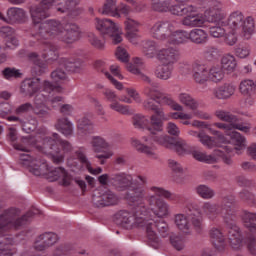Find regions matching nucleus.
I'll return each mask as SVG.
<instances>
[{"label": "nucleus", "instance_id": "obj_20", "mask_svg": "<svg viewBox=\"0 0 256 256\" xmlns=\"http://www.w3.org/2000/svg\"><path fill=\"white\" fill-rule=\"evenodd\" d=\"M185 17L181 20L184 27H202L205 24V17L197 13V8L192 6V12L184 14Z\"/></svg>", "mask_w": 256, "mask_h": 256}, {"label": "nucleus", "instance_id": "obj_45", "mask_svg": "<svg viewBox=\"0 0 256 256\" xmlns=\"http://www.w3.org/2000/svg\"><path fill=\"white\" fill-rule=\"evenodd\" d=\"M214 115L217 117V119H219V121L230 123V125H233V123H239V118L227 110H216Z\"/></svg>", "mask_w": 256, "mask_h": 256}, {"label": "nucleus", "instance_id": "obj_43", "mask_svg": "<svg viewBox=\"0 0 256 256\" xmlns=\"http://www.w3.org/2000/svg\"><path fill=\"white\" fill-rule=\"evenodd\" d=\"M132 125L135 129H147L151 127V118L148 120L143 114H134L132 116Z\"/></svg>", "mask_w": 256, "mask_h": 256}, {"label": "nucleus", "instance_id": "obj_3", "mask_svg": "<svg viewBox=\"0 0 256 256\" xmlns=\"http://www.w3.org/2000/svg\"><path fill=\"white\" fill-rule=\"evenodd\" d=\"M40 213L39 209L34 208L18 218L21 211L17 208H9L0 214V256L15 255V252L11 248L5 246L7 245V238H3L5 237V233L9 229H19L23 225H27L35 215H39Z\"/></svg>", "mask_w": 256, "mask_h": 256}, {"label": "nucleus", "instance_id": "obj_32", "mask_svg": "<svg viewBox=\"0 0 256 256\" xmlns=\"http://www.w3.org/2000/svg\"><path fill=\"white\" fill-rule=\"evenodd\" d=\"M209 235L215 249L223 251V249H225V235H223V232H221L219 228H212Z\"/></svg>", "mask_w": 256, "mask_h": 256}, {"label": "nucleus", "instance_id": "obj_37", "mask_svg": "<svg viewBox=\"0 0 256 256\" xmlns=\"http://www.w3.org/2000/svg\"><path fill=\"white\" fill-rule=\"evenodd\" d=\"M196 161H199L200 163H207L208 165H211L213 163H217V156L215 154H207L205 152H201L199 150H195V148H192V151L190 153Z\"/></svg>", "mask_w": 256, "mask_h": 256}, {"label": "nucleus", "instance_id": "obj_38", "mask_svg": "<svg viewBox=\"0 0 256 256\" xmlns=\"http://www.w3.org/2000/svg\"><path fill=\"white\" fill-rule=\"evenodd\" d=\"M240 29V33L245 37V39H251V35L255 33V19L252 16L244 18Z\"/></svg>", "mask_w": 256, "mask_h": 256}, {"label": "nucleus", "instance_id": "obj_14", "mask_svg": "<svg viewBox=\"0 0 256 256\" xmlns=\"http://www.w3.org/2000/svg\"><path fill=\"white\" fill-rule=\"evenodd\" d=\"M201 215H205L207 219L210 221H215L219 215L224 219L225 223L227 224V219L229 216L227 214L226 208H221V205L213 202H204L201 206Z\"/></svg>", "mask_w": 256, "mask_h": 256}, {"label": "nucleus", "instance_id": "obj_16", "mask_svg": "<svg viewBox=\"0 0 256 256\" xmlns=\"http://www.w3.org/2000/svg\"><path fill=\"white\" fill-rule=\"evenodd\" d=\"M186 213L190 217L191 224L196 233H203L205 225L203 224V217L201 216V209L197 204H189L186 207Z\"/></svg>", "mask_w": 256, "mask_h": 256}, {"label": "nucleus", "instance_id": "obj_2", "mask_svg": "<svg viewBox=\"0 0 256 256\" xmlns=\"http://www.w3.org/2000/svg\"><path fill=\"white\" fill-rule=\"evenodd\" d=\"M127 71L132 75L140 77L144 83H148V87L144 89V94L148 99L143 102V107L146 111H154L155 114L150 116V126L148 127V136L143 137L145 143H151V139H155L159 143L169 139L167 136L157 137V133H163V121H169V116L165 114L163 109L158 108L155 103H162L165 94L159 91V84L151 81L149 76L145 75V66L143 65H127Z\"/></svg>", "mask_w": 256, "mask_h": 256}, {"label": "nucleus", "instance_id": "obj_8", "mask_svg": "<svg viewBox=\"0 0 256 256\" xmlns=\"http://www.w3.org/2000/svg\"><path fill=\"white\" fill-rule=\"evenodd\" d=\"M41 151L45 155H49L50 159L55 165H60L65 161V153L73 151V144L71 142L61 139L58 133H53L52 137L43 138Z\"/></svg>", "mask_w": 256, "mask_h": 256}, {"label": "nucleus", "instance_id": "obj_26", "mask_svg": "<svg viewBox=\"0 0 256 256\" xmlns=\"http://www.w3.org/2000/svg\"><path fill=\"white\" fill-rule=\"evenodd\" d=\"M193 79L198 85H205L209 81V65H195Z\"/></svg>", "mask_w": 256, "mask_h": 256}, {"label": "nucleus", "instance_id": "obj_61", "mask_svg": "<svg viewBox=\"0 0 256 256\" xmlns=\"http://www.w3.org/2000/svg\"><path fill=\"white\" fill-rule=\"evenodd\" d=\"M245 245L248 253L252 256H256V237L248 236L245 239Z\"/></svg>", "mask_w": 256, "mask_h": 256}, {"label": "nucleus", "instance_id": "obj_62", "mask_svg": "<svg viewBox=\"0 0 256 256\" xmlns=\"http://www.w3.org/2000/svg\"><path fill=\"white\" fill-rule=\"evenodd\" d=\"M162 98H163V105H169V107H171L173 111H183V107L181 106V104L173 101L171 97L164 94V97Z\"/></svg>", "mask_w": 256, "mask_h": 256}, {"label": "nucleus", "instance_id": "obj_30", "mask_svg": "<svg viewBox=\"0 0 256 256\" xmlns=\"http://www.w3.org/2000/svg\"><path fill=\"white\" fill-rule=\"evenodd\" d=\"M222 79H225V66L208 65V81L221 83Z\"/></svg>", "mask_w": 256, "mask_h": 256}, {"label": "nucleus", "instance_id": "obj_63", "mask_svg": "<svg viewBox=\"0 0 256 256\" xmlns=\"http://www.w3.org/2000/svg\"><path fill=\"white\" fill-rule=\"evenodd\" d=\"M5 79H17L21 77V72L16 68H5L3 71Z\"/></svg>", "mask_w": 256, "mask_h": 256}, {"label": "nucleus", "instance_id": "obj_51", "mask_svg": "<svg viewBox=\"0 0 256 256\" xmlns=\"http://www.w3.org/2000/svg\"><path fill=\"white\" fill-rule=\"evenodd\" d=\"M87 59L86 55L78 54L71 58H62L60 65H83L87 63Z\"/></svg>", "mask_w": 256, "mask_h": 256}, {"label": "nucleus", "instance_id": "obj_48", "mask_svg": "<svg viewBox=\"0 0 256 256\" xmlns=\"http://www.w3.org/2000/svg\"><path fill=\"white\" fill-rule=\"evenodd\" d=\"M76 157H78L82 165H85L87 167L89 173H91L92 175H99L100 173H103V169L101 167H98L96 169L91 168V162H89V159H87V156L82 149L76 151Z\"/></svg>", "mask_w": 256, "mask_h": 256}, {"label": "nucleus", "instance_id": "obj_56", "mask_svg": "<svg viewBox=\"0 0 256 256\" xmlns=\"http://www.w3.org/2000/svg\"><path fill=\"white\" fill-rule=\"evenodd\" d=\"M110 109L112 111H116L117 113H120L121 115H131V110H129V106H125L123 104H120L115 100L109 105Z\"/></svg>", "mask_w": 256, "mask_h": 256}, {"label": "nucleus", "instance_id": "obj_55", "mask_svg": "<svg viewBox=\"0 0 256 256\" xmlns=\"http://www.w3.org/2000/svg\"><path fill=\"white\" fill-rule=\"evenodd\" d=\"M40 241H43V243L49 248L53 247L54 243H57V234L52 232H45L41 234Z\"/></svg>", "mask_w": 256, "mask_h": 256}, {"label": "nucleus", "instance_id": "obj_25", "mask_svg": "<svg viewBox=\"0 0 256 256\" xmlns=\"http://www.w3.org/2000/svg\"><path fill=\"white\" fill-rule=\"evenodd\" d=\"M125 29H126V34L125 37L130 41V43H137V38L139 37V22L128 18L125 22Z\"/></svg>", "mask_w": 256, "mask_h": 256}, {"label": "nucleus", "instance_id": "obj_58", "mask_svg": "<svg viewBox=\"0 0 256 256\" xmlns=\"http://www.w3.org/2000/svg\"><path fill=\"white\" fill-rule=\"evenodd\" d=\"M230 134H226L230 139H232L233 143L238 147H243L245 145V137L241 135V133L237 131H229Z\"/></svg>", "mask_w": 256, "mask_h": 256}, {"label": "nucleus", "instance_id": "obj_18", "mask_svg": "<svg viewBox=\"0 0 256 256\" xmlns=\"http://www.w3.org/2000/svg\"><path fill=\"white\" fill-rule=\"evenodd\" d=\"M41 90V78H28L21 83L20 93L25 97H33Z\"/></svg>", "mask_w": 256, "mask_h": 256}, {"label": "nucleus", "instance_id": "obj_35", "mask_svg": "<svg viewBox=\"0 0 256 256\" xmlns=\"http://www.w3.org/2000/svg\"><path fill=\"white\" fill-rule=\"evenodd\" d=\"M212 125L213 127H217V129H222V131H224V135H230L229 131H233L234 129H238V131H243L244 133H249L250 129L248 126H243V124H237V122L232 124L215 122Z\"/></svg>", "mask_w": 256, "mask_h": 256}, {"label": "nucleus", "instance_id": "obj_6", "mask_svg": "<svg viewBox=\"0 0 256 256\" xmlns=\"http://www.w3.org/2000/svg\"><path fill=\"white\" fill-rule=\"evenodd\" d=\"M150 192H146V196L144 199L148 204L149 213H152L158 217V219H165V217H169L171 215V206L167 201H177L179 199V195L165 190L164 188L152 186L149 188ZM167 199L165 201L164 199Z\"/></svg>", "mask_w": 256, "mask_h": 256}, {"label": "nucleus", "instance_id": "obj_24", "mask_svg": "<svg viewBox=\"0 0 256 256\" xmlns=\"http://www.w3.org/2000/svg\"><path fill=\"white\" fill-rule=\"evenodd\" d=\"M25 19H27L25 10L13 7L7 10V18L4 17L1 20L13 25L15 23H25Z\"/></svg>", "mask_w": 256, "mask_h": 256}, {"label": "nucleus", "instance_id": "obj_39", "mask_svg": "<svg viewBox=\"0 0 256 256\" xmlns=\"http://www.w3.org/2000/svg\"><path fill=\"white\" fill-rule=\"evenodd\" d=\"M168 167L172 171V177L176 183H183V166L173 159L168 160Z\"/></svg>", "mask_w": 256, "mask_h": 256}, {"label": "nucleus", "instance_id": "obj_22", "mask_svg": "<svg viewBox=\"0 0 256 256\" xmlns=\"http://www.w3.org/2000/svg\"><path fill=\"white\" fill-rule=\"evenodd\" d=\"M188 135H190V137H196L204 147H207V149L219 147V144H217V139H215V137L207 135V133H205V131L203 130L199 132L195 130H190L188 131Z\"/></svg>", "mask_w": 256, "mask_h": 256}, {"label": "nucleus", "instance_id": "obj_13", "mask_svg": "<svg viewBox=\"0 0 256 256\" xmlns=\"http://www.w3.org/2000/svg\"><path fill=\"white\" fill-rule=\"evenodd\" d=\"M91 147L94 153H101L95 155V158L99 159L100 165H105L107 159H111V157H113V152L105 151V149H109V143L100 136L92 138Z\"/></svg>", "mask_w": 256, "mask_h": 256}, {"label": "nucleus", "instance_id": "obj_27", "mask_svg": "<svg viewBox=\"0 0 256 256\" xmlns=\"http://www.w3.org/2000/svg\"><path fill=\"white\" fill-rule=\"evenodd\" d=\"M117 24L111 21V19H99L96 18V29L101 33V35H113L117 31Z\"/></svg>", "mask_w": 256, "mask_h": 256}, {"label": "nucleus", "instance_id": "obj_11", "mask_svg": "<svg viewBox=\"0 0 256 256\" xmlns=\"http://www.w3.org/2000/svg\"><path fill=\"white\" fill-rule=\"evenodd\" d=\"M148 217L145 216L143 226L146 230L148 245L153 247V249H159L161 247V240H159V236H157L154 229H157L161 237H167L169 235V225L163 219L153 220L148 219Z\"/></svg>", "mask_w": 256, "mask_h": 256}, {"label": "nucleus", "instance_id": "obj_5", "mask_svg": "<svg viewBox=\"0 0 256 256\" xmlns=\"http://www.w3.org/2000/svg\"><path fill=\"white\" fill-rule=\"evenodd\" d=\"M156 137H168L166 140H162V142L157 141L156 139H151V143L143 144L141 141L137 139L132 140V146L135 147L140 153H145L148 157H152L153 159H157V154L155 153V149L153 148V142L157 143V145H161L166 149H173L177 155H191L193 151V147L187 144L185 140H177L175 138L167 135L156 133Z\"/></svg>", "mask_w": 256, "mask_h": 256}, {"label": "nucleus", "instance_id": "obj_40", "mask_svg": "<svg viewBox=\"0 0 256 256\" xmlns=\"http://www.w3.org/2000/svg\"><path fill=\"white\" fill-rule=\"evenodd\" d=\"M175 225L179 231H182V233H185V235L191 234V223L185 214L175 215Z\"/></svg>", "mask_w": 256, "mask_h": 256}, {"label": "nucleus", "instance_id": "obj_1", "mask_svg": "<svg viewBox=\"0 0 256 256\" xmlns=\"http://www.w3.org/2000/svg\"><path fill=\"white\" fill-rule=\"evenodd\" d=\"M58 5L56 8L60 13H69L70 15H80L81 10L77 7L79 0H42L40 4L30 7V14L34 25H39L38 33L32 35L39 40L51 39L57 37L59 41L63 43H75L79 41L81 35V29L75 23H67L63 26L61 22L57 20H48L43 22L44 19L50 17L51 13L49 9L53 7V4Z\"/></svg>", "mask_w": 256, "mask_h": 256}, {"label": "nucleus", "instance_id": "obj_50", "mask_svg": "<svg viewBox=\"0 0 256 256\" xmlns=\"http://www.w3.org/2000/svg\"><path fill=\"white\" fill-rule=\"evenodd\" d=\"M178 99L182 105L188 107L192 111H195L199 107V103L187 93H180Z\"/></svg>", "mask_w": 256, "mask_h": 256}, {"label": "nucleus", "instance_id": "obj_10", "mask_svg": "<svg viewBox=\"0 0 256 256\" xmlns=\"http://www.w3.org/2000/svg\"><path fill=\"white\" fill-rule=\"evenodd\" d=\"M220 207L221 209H226V214H228V218H226V225H228V239L230 247L238 251V249L243 247V235L241 234L239 226L233 223L235 219H237L235 214V197L228 196L223 198Z\"/></svg>", "mask_w": 256, "mask_h": 256}, {"label": "nucleus", "instance_id": "obj_29", "mask_svg": "<svg viewBox=\"0 0 256 256\" xmlns=\"http://www.w3.org/2000/svg\"><path fill=\"white\" fill-rule=\"evenodd\" d=\"M188 41L195 45H205L209 41V34L203 29L195 28L188 32Z\"/></svg>", "mask_w": 256, "mask_h": 256}, {"label": "nucleus", "instance_id": "obj_44", "mask_svg": "<svg viewBox=\"0 0 256 256\" xmlns=\"http://www.w3.org/2000/svg\"><path fill=\"white\" fill-rule=\"evenodd\" d=\"M172 15H178L179 17H183V15H187L188 13L193 12V5H184V4H175L169 5L168 10Z\"/></svg>", "mask_w": 256, "mask_h": 256}, {"label": "nucleus", "instance_id": "obj_19", "mask_svg": "<svg viewBox=\"0 0 256 256\" xmlns=\"http://www.w3.org/2000/svg\"><path fill=\"white\" fill-rule=\"evenodd\" d=\"M157 60L164 65H175L179 61V51L175 48H164L158 51Z\"/></svg>", "mask_w": 256, "mask_h": 256}, {"label": "nucleus", "instance_id": "obj_52", "mask_svg": "<svg viewBox=\"0 0 256 256\" xmlns=\"http://www.w3.org/2000/svg\"><path fill=\"white\" fill-rule=\"evenodd\" d=\"M33 113L36 115V117H39V119H49L51 117V108L44 105H34Z\"/></svg>", "mask_w": 256, "mask_h": 256}, {"label": "nucleus", "instance_id": "obj_23", "mask_svg": "<svg viewBox=\"0 0 256 256\" xmlns=\"http://www.w3.org/2000/svg\"><path fill=\"white\" fill-rule=\"evenodd\" d=\"M0 36L5 39L6 47L8 49H15V47H19V40L15 37V29L10 26H2L0 28Z\"/></svg>", "mask_w": 256, "mask_h": 256}, {"label": "nucleus", "instance_id": "obj_42", "mask_svg": "<svg viewBox=\"0 0 256 256\" xmlns=\"http://www.w3.org/2000/svg\"><path fill=\"white\" fill-rule=\"evenodd\" d=\"M234 94L235 86H233V84H224L214 91L216 99H229V97H232Z\"/></svg>", "mask_w": 256, "mask_h": 256}, {"label": "nucleus", "instance_id": "obj_47", "mask_svg": "<svg viewBox=\"0 0 256 256\" xmlns=\"http://www.w3.org/2000/svg\"><path fill=\"white\" fill-rule=\"evenodd\" d=\"M101 13L102 15H111V17H121L117 8V0H106Z\"/></svg>", "mask_w": 256, "mask_h": 256}, {"label": "nucleus", "instance_id": "obj_7", "mask_svg": "<svg viewBox=\"0 0 256 256\" xmlns=\"http://www.w3.org/2000/svg\"><path fill=\"white\" fill-rule=\"evenodd\" d=\"M129 204L134 208V212L120 210L114 215V223L123 229L145 227V217H149V207L145 204V200H143V205Z\"/></svg>", "mask_w": 256, "mask_h": 256}, {"label": "nucleus", "instance_id": "obj_21", "mask_svg": "<svg viewBox=\"0 0 256 256\" xmlns=\"http://www.w3.org/2000/svg\"><path fill=\"white\" fill-rule=\"evenodd\" d=\"M245 19V15L243 12L237 10L232 12L227 21H225L226 26L229 27L235 33H241V27L243 26V21Z\"/></svg>", "mask_w": 256, "mask_h": 256}, {"label": "nucleus", "instance_id": "obj_34", "mask_svg": "<svg viewBox=\"0 0 256 256\" xmlns=\"http://www.w3.org/2000/svg\"><path fill=\"white\" fill-rule=\"evenodd\" d=\"M77 131L80 135H91L95 131L93 122L87 117H82L76 122Z\"/></svg>", "mask_w": 256, "mask_h": 256}, {"label": "nucleus", "instance_id": "obj_53", "mask_svg": "<svg viewBox=\"0 0 256 256\" xmlns=\"http://www.w3.org/2000/svg\"><path fill=\"white\" fill-rule=\"evenodd\" d=\"M155 42L151 40H146L142 43V51L145 55V57H148V59H151L153 55H155Z\"/></svg>", "mask_w": 256, "mask_h": 256}, {"label": "nucleus", "instance_id": "obj_4", "mask_svg": "<svg viewBox=\"0 0 256 256\" xmlns=\"http://www.w3.org/2000/svg\"><path fill=\"white\" fill-rule=\"evenodd\" d=\"M110 183L119 191H127L125 199L128 203L134 205H143L147 191L145 186L147 185V177L137 176L133 179V176L126 173H117L110 177Z\"/></svg>", "mask_w": 256, "mask_h": 256}, {"label": "nucleus", "instance_id": "obj_33", "mask_svg": "<svg viewBox=\"0 0 256 256\" xmlns=\"http://www.w3.org/2000/svg\"><path fill=\"white\" fill-rule=\"evenodd\" d=\"M167 41L170 45H183V43L189 41V32L185 30L172 31Z\"/></svg>", "mask_w": 256, "mask_h": 256}, {"label": "nucleus", "instance_id": "obj_9", "mask_svg": "<svg viewBox=\"0 0 256 256\" xmlns=\"http://www.w3.org/2000/svg\"><path fill=\"white\" fill-rule=\"evenodd\" d=\"M21 160L24 161V165H27L28 171L35 175L36 177H41V175H50L53 178V181H57V179L63 180V185L65 187L70 185L69 182V174L63 167L55 168L54 170L49 172V166L47 162L37 160L32 158L30 155H21Z\"/></svg>", "mask_w": 256, "mask_h": 256}, {"label": "nucleus", "instance_id": "obj_60", "mask_svg": "<svg viewBox=\"0 0 256 256\" xmlns=\"http://www.w3.org/2000/svg\"><path fill=\"white\" fill-rule=\"evenodd\" d=\"M51 79L55 81V83H59V81H65L67 79V73L65 72V67L57 68L51 73Z\"/></svg>", "mask_w": 256, "mask_h": 256}, {"label": "nucleus", "instance_id": "obj_36", "mask_svg": "<svg viewBox=\"0 0 256 256\" xmlns=\"http://www.w3.org/2000/svg\"><path fill=\"white\" fill-rule=\"evenodd\" d=\"M212 125L213 127H217V129H222V131H224V135H230L229 131H233L234 129H238V131H243L244 133H249L250 129L248 126H243V124H237V122L232 124L215 122Z\"/></svg>", "mask_w": 256, "mask_h": 256}, {"label": "nucleus", "instance_id": "obj_54", "mask_svg": "<svg viewBox=\"0 0 256 256\" xmlns=\"http://www.w3.org/2000/svg\"><path fill=\"white\" fill-rule=\"evenodd\" d=\"M219 56V50L215 47H207L203 53L204 61L207 63H213L215 59Z\"/></svg>", "mask_w": 256, "mask_h": 256}, {"label": "nucleus", "instance_id": "obj_59", "mask_svg": "<svg viewBox=\"0 0 256 256\" xmlns=\"http://www.w3.org/2000/svg\"><path fill=\"white\" fill-rule=\"evenodd\" d=\"M239 197L242 201H244V203H247V205H255L256 203L255 194L247 190H243L242 192H240Z\"/></svg>", "mask_w": 256, "mask_h": 256}, {"label": "nucleus", "instance_id": "obj_64", "mask_svg": "<svg viewBox=\"0 0 256 256\" xmlns=\"http://www.w3.org/2000/svg\"><path fill=\"white\" fill-rule=\"evenodd\" d=\"M47 101H49V95L45 94L43 91L37 92L34 97V106L46 105L45 103H47Z\"/></svg>", "mask_w": 256, "mask_h": 256}, {"label": "nucleus", "instance_id": "obj_46", "mask_svg": "<svg viewBox=\"0 0 256 256\" xmlns=\"http://www.w3.org/2000/svg\"><path fill=\"white\" fill-rule=\"evenodd\" d=\"M173 73V66L171 65H158L154 71L157 79H161L162 81H167V79H171V75Z\"/></svg>", "mask_w": 256, "mask_h": 256}, {"label": "nucleus", "instance_id": "obj_15", "mask_svg": "<svg viewBox=\"0 0 256 256\" xmlns=\"http://www.w3.org/2000/svg\"><path fill=\"white\" fill-rule=\"evenodd\" d=\"M174 29L175 27L169 21L156 22L151 28L152 37L159 41H165V39L168 40L169 35L173 33Z\"/></svg>", "mask_w": 256, "mask_h": 256}, {"label": "nucleus", "instance_id": "obj_28", "mask_svg": "<svg viewBox=\"0 0 256 256\" xmlns=\"http://www.w3.org/2000/svg\"><path fill=\"white\" fill-rule=\"evenodd\" d=\"M55 129L62 133L64 137H71L73 135V122L67 117H60L56 120Z\"/></svg>", "mask_w": 256, "mask_h": 256}, {"label": "nucleus", "instance_id": "obj_57", "mask_svg": "<svg viewBox=\"0 0 256 256\" xmlns=\"http://www.w3.org/2000/svg\"><path fill=\"white\" fill-rule=\"evenodd\" d=\"M169 5H171V0H159L158 4L152 1V9L160 13L169 11Z\"/></svg>", "mask_w": 256, "mask_h": 256}, {"label": "nucleus", "instance_id": "obj_31", "mask_svg": "<svg viewBox=\"0 0 256 256\" xmlns=\"http://www.w3.org/2000/svg\"><path fill=\"white\" fill-rule=\"evenodd\" d=\"M204 17L208 23H218V25H221L222 27H227V22H225V14L223 11L208 9L205 11Z\"/></svg>", "mask_w": 256, "mask_h": 256}, {"label": "nucleus", "instance_id": "obj_49", "mask_svg": "<svg viewBox=\"0 0 256 256\" xmlns=\"http://www.w3.org/2000/svg\"><path fill=\"white\" fill-rule=\"evenodd\" d=\"M195 193L198 197H201V199L209 200L215 197V190L203 184L195 187Z\"/></svg>", "mask_w": 256, "mask_h": 256}, {"label": "nucleus", "instance_id": "obj_41", "mask_svg": "<svg viewBox=\"0 0 256 256\" xmlns=\"http://www.w3.org/2000/svg\"><path fill=\"white\" fill-rule=\"evenodd\" d=\"M243 225L250 233L256 234V213L244 211L242 215Z\"/></svg>", "mask_w": 256, "mask_h": 256}, {"label": "nucleus", "instance_id": "obj_17", "mask_svg": "<svg viewBox=\"0 0 256 256\" xmlns=\"http://www.w3.org/2000/svg\"><path fill=\"white\" fill-rule=\"evenodd\" d=\"M92 203L98 208L113 207L119 204V196L111 190H106L100 196H93Z\"/></svg>", "mask_w": 256, "mask_h": 256}, {"label": "nucleus", "instance_id": "obj_12", "mask_svg": "<svg viewBox=\"0 0 256 256\" xmlns=\"http://www.w3.org/2000/svg\"><path fill=\"white\" fill-rule=\"evenodd\" d=\"M49 38L40 37L37 39L35 36H32V39L29 42L30 47H37V45H41L42 49V58L45 61H56L59 56V52L57 51V46L49 41Z\"/></svg>", "mask_w": 256, "mask_h": 256}]
</instances>
